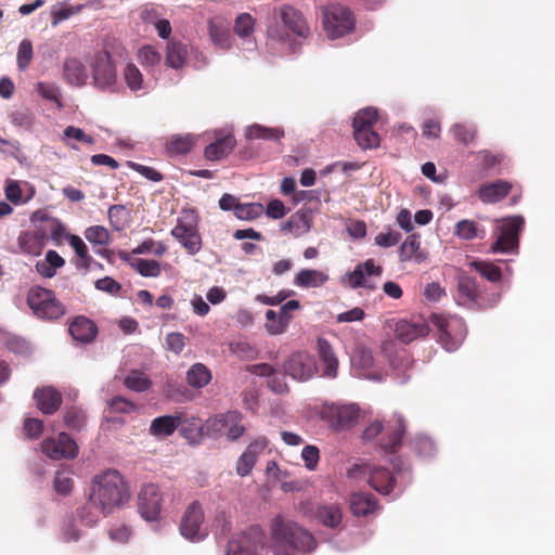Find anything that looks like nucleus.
<instances>
[{
	"label": "nucleus",
	"mask_w": 555,
	"mask_h": 555,
	"mask_svg": "<svg viewBox=\"0 0 555 555\" xmlns=\"http://www.w3.org/2000/svg\"><path fill=\"white\" fill-rule=\"evenodd\" d=\"M208 33L212 43L222 50H229L232 48L231 35L227 28L221 25L209 22Z\"/></svg>",
	"instance_id": "nucleus-46"
},
{
	"label": "nucleus",
	"mask_w": 555,
	"mask_h": 555,
	"mask_svg": "<svg viewBox=\"0 0 555 555\" xmlns=\"http://www.w3.org/2000/svg\"><path fill=\"white\" fill-rule=\"evenodd\" d=\"M180 532L190 541H201L207 535V529L204 526V513L197 502H193L186 508L180 524Z\"/></svg>",
	"instance_id": "nucleus-16"
},
{
	"label": "nucleus",
	"mask_w": 555,
	"mask_h": 555,
	"mask_svg": "<svg viewBox=\"0 0 555 555\" xmlns=\"http://www.w3.org/2000/svg\"><path fill=\"white\" fill-rule=\"evenodd\" d=\"M382 273L383 268L380 266H376L373 259H367L366 261L357 264L353 271L346 273L341 279V282L353 289L360 287L373 288L369 283V278L373 275L380 276Z\"/></svg>",
	"instance_id": "nucleus-19"
},
{
	"label": "nucleus",
	"mask_w": 555,
	"mask_h": 555,
	"mask_svg": "<svg viewBox=\"0 0 555 555\" xmlns=\"http://www.w3.org/2000/svg\"><path fill=\"white\" fill-rule=\"evenodd\" d=\"M163 496L156 485H144L139 493L138 509L146 521L158 519L162 508Z\"/></svg>",
	"instance_id": "nucleus-17"
},
{
	"label": "nucleus",
	"mask_w": 555,
	"mask_h": 555,
	"mask_svg": "<svg viewBox=\"0 0 555 555\" xmlns=\"http://www.w3.org/2000/svg\"><path fill=\"white\" fill-rule=\"evenodd\" d=\"M33 59V46L30 41L23 40L17 50V66L20 69H25Z\"/></svg>",
	"instance_id": "nucleus-62"
},
{
	"label": "nucleus",
	"mask_w": 555,
	"mask_h": 555,
	"mask_svg": "<svg viewBox=\"0 0 555 555\" xmlns=\"http://www.w3.org/2000/svg\"><path fill=\"white\" fill-rule=\"evenodd\" d=\"M255 20L248 13L240 14L234 24L235 34L242 39V49L254 52L257 49V42L254 39Z\"/></svg>",
	"instance_id": "nucleus-24"
},
{
	"label": "nucleus",
	"mask_w": 555,
	"mask_h": 555,
	"mask_svg": "<svg viewBox=\"0 0 555 555\" xmlns=\"http://www.w3.org/2000/svg\"><path fill=\"white\" fill-rule=\"evenodd\" d=\"M351 369L358 377L376 383L384 380V374L375 367L372 350L366 347H356L351 356Z\"/></svg>",
	"instance_id": "nucleus-15"
},
{
	"label": "nucleus",
	"mask_w": 555,
	"mask_h": 555,
	"mask_svg": "<svg viewBox=\"0 0 555 555\" xmlns=\"http://www.w3.org/2000/svg\"><path fill=\"white\" fill-rule=\"evenodd\" d=\"M68 244L75 250V254L79 258L77 268H83L86 270L92 269L94 266H100L90 255L88 247L83 240L78 235H69Z\"/></svg>",
	"instance_id": "nucleus-39"
},
{
	"label": "nucleus",
	"mask_w": 555,
	"mask_h": 555,
	"mask_svg": "<svg viewBox=\"0 0 555 555\" xmlns=\"http://www.w3.org/2000/svg\"><path fill=\"white\" fill-rule=\"evenodd\" d=\"M86 240L94 247H104L111 243V234L103 225H92L85 230Z\"/></svg>",
	"instance_id": "nucleus-48"
},
{
	"label": "nucleus",
	"mask_w": 555,
	"mask_h": 555,
	"mask_svg": "<svg viewBox=\"0 0 555 555\" xmlns=\"http://www.w3.org/2000/svg\"><path fill=\"white\" fill-rule=\"evenodd\" d=\"M263 206L260 203H246V204H240L238 207H236L235 217L240 220L244 221H253L255 219H258L263 214Z\"/></svg>",
	"instance_id": "nucleus-55"
},
{
	"label": "nucleus",
	"mask_w": 555,
	"mask_h": 555,
	"mask_svg": "<svg viewBox=\"0 0 555 555\" xmlns=\"http://www.w3.org/2000/svg\"><path fill=\"white\" fill-rule=\"evenodd\" d=\"M300 308V304L298 300H288L287 302H285L281 309H280V320L276 322V324L274 323L273 325H270V331H271V335H280V334H283L291 320H292V314H291V311L293 310H297Z\"/></svg>",
	"instance_id": "nucleus-45"
},
{
	"label": "nucleus",
	"mask_w": 555,
	"mask_h": 555,
	"mask_svg": "<svg viewBox=\"0 0 555 555\" xmlns=\"http://www.w3.org/2000/svg\"><path fill=\"white\" fill-rule=\"evenodd\" d=\"M34 397L38 408L46 414L54 413L62 403L61 395L52 387L37 389Z\"/></svg>",
	"instance_id": "nucleus-31"
},
{
	"label": "nucleus",
	"mask_w": 555,
	"mask_h": 555,
	"mask_svg": "<svg viewBox=\"0 0 555 555\" xmlns=\"http://www.w3.org/2000/svg\"><path fill=\"white\" fill-rule=\"evenodd\" d=\"M312 225V216L311 212L307 210H298L294 215H292L284 223L281 225V230L285 234H291L294 237H299L308 233Z\"/></svg>",
	"instance_id": "nucleus-25"
},
{
	"label": "nucleus",
	"mask_w": 555,
	"mask_h": 555,
	"mask_svg": "<svg viewBox=\"0 0 555 555\" xmlns=\"http://www.w3.org/2000/svg\"><path fill=\"white\" fill-rule=\"evenodd\" d=\"M27 305L33 313L43 320H54L64 314L63 305L56 300L52 291L34 286L27 294Z\"/></svg>",
	"instance_id": "nucleus-11"
},
{
	"label": "nucleus",
	"mask_w": 555,
	"mask_h": 555,
	"mask_svg": "<svg viewBox=\"0 0 555 555\" xmlns=\"http://www.w3.org/2000/svg\"><path fill=\"white\" fill-rule=\"evenodd\" d=\"M269 547L272 555H311L317 540L297 522L276 516L270 527Z\"/></svg>",
	"instance_id": "nucleus-1"
},
{
	"label": "nucleus",
	"mask_w": 555,
	"mask_h": 555,
	"mask_svg": "<svg viewBox=\"0 0 555 555\" xmlns=\"http://www.w3.org/2000/svg\"><path fill=\"white\" fill-rule=\"evenodd\" d=\"M129 499L122 476L117 470H106L94 477L91 485L90 502L104 515L121 507Z\"/></svg>",
	"instance_id": "nucleus-3"
},
{
	"label": "nucleus",
	"mask_w": 555,
	"mask_h": 555,
	"mask_svg": "<svg viewBox=\"0 0 555 555\" xmlns=\"http://www.w3.org/2000/svg\"><path fill=\"white\" fill-rule=\"evenodd\" d=\"M318 351L323 366V375L334 378L337 375L338 360L332 346L325 339H318Z\"/></svg>",
	"instance_id": "nucleus-33"
},
{
	"label": "nucleus",
	"mask_w": 555,
	"mask_h": 555,
	"mask_svg": "<svg viewBox=\"0 0 555 555\" xmlns=\"http://www.w3.org/2000/svg\"><path fill=\"white\" fill-rule=\"evenodd\" d=\"M280 17L283 24L298 37L306 38L309 35V27L304 15L295 8L283 5L280 9Z\"/></svg>",
	"instance_id": "nucleus-26"
},
{
	"label": "nucleus",
	"mask_w": 555,
	"mask_h": 555,
	"mask_svg": "<svg viewBox=\"0 0 555 555\" xmlns=\"http://www.w3.org/2000/svg\"><path fill=\"white\" fill-rule=\"evenodd\" d=\"M124 384L127 388L142 392L150 388L151 380L149 377L140 371H131L125 378Z\"/></svg>",
	"instance_id": "nucleus-53"
},
{
	"label": "nucleus",
	"mask_w": 555,
	"mask_h": 555,
	"mask_svg": "<svg viewBox=\"0 0 555 555\" xmlns=\"http://www.w3.org/2000/svg\"><path fill=\"white\" fill-rule=\"evenodd\" d=\"M111 225L116 231H122L129 221V215L121 205H112L107 211Z\"/></svg>",
	"instance_id": "nucleus-54"
},
{
	"label": "nucleus",
	"mask_w": 555,
	"mask_h": 555,
	"mask_svg": "<svg viewBox=\"0 0 555 555\" xmlns=\"http://www.w3.org/2000/svg\"><path fill=\"white\" fill-rule=\"evenodd\" d=\"M512 185L503 180H498L492 183L482 184L479 188L478 196L480 201L485 204H494L504 198Z\"/></svg>",
	"instance_id": "nucleus-28"
},
{
	"label": "nucleus",
	"mask_w": 555,
	"mask_h": 555,
	"mask_svg": "<svg viewBox=\"0 0 555 555\" xmlns=\"http://www.w3.org/2000/svg\"><path fill=\"white\" fill-rule=\"evenodd\" d=\"M188 46L182 41L172 40L167 44L166 65L176 70L181 69L188 61Z\"/></svg>",
	"instance_id": "nucleus-34"
},
{
	"label": "nucleus",
	"mask_w": 555,
	"mask_h": 555,
	"mask_svg": "<svg viewBox=\"0 0 555 555\" xmlns=\"http://www.w3.org/2000/svg\"><path fill=\"white\" fill-rule=\"evenodd\" d=\"M456 301L467 308H478V288L473 278L464 274L459 276Z\"/></svg>",
	"instance_id": "nucleus-27"
},
{
	"label": "nucleus",
	"mask_w": 555,
	"mask_h": 555,
	"mask_svg": "<svg viewBox=\"0 0 555 555\" xmlns=\"http://www.w3.org/2000/svg\"><path fill=\"white\" fill-rule=\"evenodd\" d=\"M401 240V234L395 230H388L375 236V244L387 248L397 245Z\"/></svg>",
	"instance_id": "nucleus-64"
},
{
	"label": "nucleus",
	"mask_w": 555,
	"mask_h": 555,
	"mask_svg": "<svg viewBox=\"0 0 555 555\" xmlns=\"http://www.w3.org/2000/svg\"><path fill=\"white\" fill-rule=\"evenodd\" d=\"M131 267L146 278H157L162 272L160 263L152 259H135L131 262Z\"/></svg>",
	"instance_id": "nucleus-51"
},
{
	"label": "nucleus",
	"mask_w": 555,
	"mask_h": 555,
	"mask_svg": "<svg viewBox=\"0 0 555 555\" xmlns=\"http://www.w3.org/2000/svg\"><path fill=\"white\" fill-rule=\"evenodd\" d=\"M266 448L267 440L264 438L256 439L250 442L236 462V474L241 477L248 476L251 473L259 455Z\"/></svg>",
	"instance_id": "nucleus-21"
},
{
	"label": "nucleus",
	"mask_w": 555,
	"mask_h": 555,
	"mask_svg": "<svg viewBox=\"0 0 555 555\" xmlns=\"http://www.w3.org/2000/svg\"><path fill=\"white\" fill-rule=\"evenodd\" d=\"M256 373L268 378V386L275 393H284L287 391L284 374L276 372L271 365L261 364L257 366Z\"/></svg>",
	"instance_id": "nucleus-37"
},
{
	"label": "nucleus",
	"mask_w": 555,
	"mask_h": 555,
	"mask_svg": "<svg viewBox=\"0 0 555 555\" xmlns=\"http://www.w3.org/2000/svg\"><path fill=\"white\" fill-rule=\"evenodd\" d=\"M328 280V275L320 270L302 269L295 278V285L304 288L320 287Z\"/></svg>",
	"instance_id": "nucleus-36"
},
{
	"label": "nucleus",
	"mask_w": 555,
	"mask_h": 555,
	"mask_svg": "<svg viewBox=\"0 0 555 555\" xmlns=\"http://www.w3.org/2000/svg\"><path fill=\"white\" fill-rule=\"evenodd\" d=\"M284 135V131L279 128H268L258 124L248 126L245 129V137L248 140H273L279 141Z\"/></svg>",
	"instance_id": "nucleus-44"
},
{
	"label": "nucleus",
	"mask_w": 555,
	"mask_h": 555,
	"mask_svg": "<svg viewBox=\"0 0 555 555\" xmlns=\"http://www.w3.org/2000/svg\"><path fill=\"white\" fill-rule=\"evenodd\" d=\"M429 321L437 328L439 343L447 351H454L461 346L466 336V326L461 318L434 313Z\"/></svg>",
	"instance_id": "nucleus-8"
},
{
	"label": "nucleus",
	"mask_w": 555,
	"mask_h": 555,
	"mask_svg": "<svg viewBox=\"0 0 555 555\" xmlns=\"http://www.w3.org/2000/svg\"><path fill=\"white\" fill-rule=\"evenodd\" d=\"M0 344L14 353L23 354L29 350L28 344L24 339L3 331H0Z\"/></svg>",
	"instance_id": "nucleus-56"
},
{
	"label": "nucleus",
	"mask_w": 555,
	"mask_h": 555,
	"mask_svg": "<svg viewBox=\"0 0 555 555\" xmlns=\"http://www.w3.org/2000/svg\"><path fill=\"white\" fill-rule=\"evenodd\" d=\"M301 459L308 470H314L320 461V451L318 447L308 444L301 450Z\"/></svg>",
	"instance_id": "nucleus-60"
},
{
	"label": "nucleus",
	"mask_w": 555,
	"mask_h": 555,
	"mask_svg": "<svg viewBox=\"0 0 555 555\" xmlns=\"http://www.w3.org/2000/svg\"><path fill=\"white\" fill-rule=\"evenodd\" d=\"M195 143V137L190 133L173 134L167 142V151L172 155L188 154Z\"/></svg>",
	"instance_id": "nucleus-42"
},
{
	"label": "nucleus",
	"mask_w": 555,
	"mask_h": 555,
	"mask_svg": "<svg viewBox=\"0 0 555 555\" xmlns=\"http://www.w3.org/2000/svg\"><path fill=\"white\" fill-rule=\"evenodd\" d=\"M482 278L495 283L502 278L501 269L490 261H472L469 263Z\"/></svg>",
	"instance_id": "nucleus-49"
},
{
	"label": "nucleus",
	"mask_w": 555,
	"mask_h": 555,
	"mask_svg": "<svg viewBox=\"0 0 555 555\" xmlns=\"http://www.w3.org/2000/svg\"><path fill=\"white\" fill-rule=\"evenodd\" d=\"M284 370L294 379L305 382L317 373V363L309 353L297 352L288 358L284 364Z\"/></svg>",
	"instance_id": "nucleus-18"
},
{
	"label": "nucleus",
	"mask_w": 555,
	"mask_h": 555,
	"mask_svg": "<svg viewBox=\"0 0 555 555\" xmlns=\"http://www.w3.org/2000/svg\"><path fill=\"white\" fill-rule=\"evenodd\" d=\"M455 234L462 240H474L476 237H485V230H480L476 222L473 220L464 219L460 220L455 224Z\"/></svg>",
	"instance_id": "nucleus-47"
},
{
	"label": "nucleus",
	"mask_w": 555,
	"mask_h": 555,
	"mask_svg": "<svg viewBox=\"0 0 555 555\" xmlns=\"http://www.w3.org/2000/svg\"><path fill=\"white\" fill-rule=\"evenodd\" d=\"M36 91L43 99L54 102L57 108H63L61 90L56 83L40 81L36 85Z\"/></svg>",
	"instance_id": "nucleus-50"
},
{
	"label": "nucleus",
	"mask_w": 555,
	"mask_h": 555,
	"mask_svg": "<svg viewBox=\"0 0 555 555\" xmlns=\"http://www.w3.org/2000/svg\"><path fill=\"white\" fill-rule=\"evenodd\" d=\"M377 119V111L366 107L359 111L353 118L354 140L361 149H375L379 145V137L372 129Z\"/></svg>",
	"instance_id": "nucleus-13"
},
{
	"label": "nucleus",
	"mask_w": 555,
	"mask_h": 555,
	"mask_svg": "<svg viewBox=\"0 0 555 555\" xmlns=\"http://www.w3.org/2000/svg\"><path fill=\"white\" fill-rule=\"evenodd\" d=\"M420 249V241L416 235H410L405 238L400 247V260L408 261L412 258L420 260L417 251Z\"/></svg>",
	"instance_id": "nucleus-59"
},
{
	"label": "nucleus",
	"mask_w": 555,
	"mask_h": 555,
	"mask_svg": "<svg viewBox=\"0 0 555 555\" xmlns=\"http://www.w3.org/2000/svg\"><path fill=\"white\" fill-rule=\"evenodd\" d=\"M68 331L72 337L80 343H90L96 335V326L85 317H77L70 323Z\"/></svg>",
	"instance_id": "nucleus-32"
},
{
	"label": "nucleus",
	"mask_w": 555,
	"mask_h": 555,
	"mask_svg": "<svg viewBox=\"0 0 555 555\" xmlns=\"http://www.w3.org/2000/svg\"><path fill=\"white\" fill-rule=\"evenodd\" d=\"M377 508L375 498L370 493H353L350 496V509L357 516H366Z\"/></svg>",
	"instance_id": "nucleus-35"
},
{
	"label": "nucleus",
	"mask_w": 555,
	"mask_h": 555,
	"mask_svg": "<svg viewBox=\"0 0 555 555\" xmlns=\"http://www.w3.org/2000/svg\"><path fill=\"white\" fill-rule=\"evenodd\" d=\"M320 521L331 528H336L343 520V512L338 504L330 503L324 504L318 508L317 512Z\"/></svg>",
	"instance_id": "nucleus-41"
},
{
	"label": "nucleus",
	"mask_w": 555,
	"mask_h": 555,
	"mask_svg": "<svg viewBox=\"0 0 555 555\" xmlns=\"http://www.w3.org/2000/svg\"><path fill=\"white\" fill-rule=\"evenodd\" d=\"M494 231L495 240L490 247L492 254H517L519 247V233L524 227L521 216H511L498 220Z\"/></svg>",
	"instance_id": "nucleus-7"
},
{
	"label": "nucleus",
	"mask_w": 555,
	"mask_h": 555,
	"mask_svg": "<svg viewBox=\"0 0 555 555\" xmlns=\"http://www.w3.org/2000/svg\"><path fill=\"white\" fill-rule=\"evenodd\" d=\"M404 431L402 415L395 413L386 423L374 421L369 424L362 433V439L366 442L375 441L384 451L392 452L401 443Z\"/></svg>",
	"instance_id": "nucleus-4"
},
{
	"label": "nucleus",
	"mask_w": 555,
	"mask_h": 555,
	"mask_svg": "<svg viewBox=\"0 0 555 555\" xmlns=\"http://www.w3.org/2000/svg\"><path fill=\"white\" fill-rule=\"evenodd\" d=\"M63 77L70 86L83 87L90 78V72L81 60L70 57L63 64Z\"/></svg>",
	"instance_id": "nucleus-23"
},
{
	"label": "nucleus",
	"mask_w": 555,
	"mask_h": 555,
	"mask_svg": "<svg viewBox=\"0 0 555 555\" xmlns=\"http://www.w3.org/2000/svg\"><path fill=\"white\" fill-rule=\"evenodd\" d=\"M205 429L210 437H225L229 441H235L245 433L243 415L238 411H228L209 417L205 423Z\"/></svg>",
	"instance_id": "nucleus-9"
},
{
	"label": "nucleus",
	"mask_w": 555,
	"mask_h": 555,
	"mask_svg": "<svg viewBox=\"0 0 555 555\" xmlns=\"http://www.w3.org/2000/svg\"><path fill=\"white\" fill-rule=\"evenodd\" d=\"M74 487V480L70 473L66 470H59L53 480V488L60 495H67Z\"/></svg>",
	"instance_id": "nucleus-58"
},
{
	"label": "nucleus",
	"mask_w": 555,
	"mask_h": 555,
	"mask_svg": "<svg viewBox=\"0 0 555 555\" xmlns=\"http://www.w3.org/2000/svg\"><path fill=\"white\" fill-rule=\"evenodd\" d=\"M347 478L354 485L366 483L378 493L389 495L396 488L410 482V473L398 469L393 475L385 467L360 462L348 468Z\"/></svg>",
	"instance_id": "nucleus-2"
},
{
	"label": "nucleus",
	"mask_w": 555,
	"mask_h": 555,
	"mask_svg": "<svg viewBox=\"0 0 555 555\" xmlns=\"http://www.w3.org/2000/svg\"><path fill=\"white\" fill-rule=\"evenodd\" d=\"M235 145V139L232 134L228 133L217 138L215 142L210 143L205 149V157L210 162H218L228 156Z\"/></svg>",
	"instance_id": "nucleus-29"
},
{
	"label": "nucleus",
	"mask_w": 555,
	"mask_h": 555,
	"mask_svg": "<svg viewBox=\"0 0 555 555\" xmlns=\"http://www.w3.org/2000/svg\"><path fill=\"white\" fill-rule=\"evenodd\" d=\"M41 449L47 456L53 460L74 459L78 454L76 442L65 433H61L57 439L47 438L43 440Z\"/></svg>",
	"instance_id": "nucleus-20"
},
{
	"label": "nucleus",
	"mask_w": 555,
	"mask_h": 555,
	"mask_svg": "<svg viewBox=\"0 0 555 555\" xmlns=\"http://www.w3.org/2000/svg\"><path fill=\"white\" fill-rule=\"evenodd\" d=\"M429 327L422 319L399 320L395 326V336L404 344H409L428 334Z\"/></svg>",
	"instance_id": "nucleus-22"
},
{
	"label": "nucleus",
	"mask_w": 555,
	"mask_h": 555,
	"mask_svg": "<svg viewBox=\"0 0 555 555\" xmlns=\"http://www.w3.org/2000/svg\"><path fill=\"white\" fill-rule=\"evenodd\" d=\"M361 409L357 403H324L319 410L320 418L334 431L340 433L354 427L360 420Z\"/></svg>",
	"instance_id": "nucleus-5"
},
{
	"label": "nucleus",
	"mask_w": 555,
	"mask_h": 555,
	"mask_svg": "<svg viewBox=\"0 0 555 555\" xmlns=\"http://www.w3.org/2000/svg\"><path fill=\"white\" fill-rule=\"evenodd\" d=\"M20 245L24 253L38 255L41 250V242L35 235L23 234L20 236Z\"/></svg>",
	"instance_id": "nucleus-61"
},
{
	"label": "nucleus",
	"mask_w": 555,
	"mask_h": 555,
	"mask_svg": "<svg viewBox=\"0 0 555 555\" xmlns=\"http://www.w3.org/2000/svg\"><path fill=\"white\" fill-rule=\"evenodd\" d=\"M453 138L465 145L472 143L476 137V127L473 124H454L450 128Z\"/></svg>",
	"instance_id": "nucleus-52"
},
{
	"label": "nucleus",
	"mask_w": 555,
	"mask_h": 555,
	"mask_svg": "<svg viewBox=\"0 0 555 555\" xmlns=\"http://www.w3.org/2000/svg\"><path fill=\"white\" fill-rule=\"evenodd\" d=\"M210 380L211 372L203 363H194L186 372V382L193 388H203Z\"/></svg>",
	"instance_id": "nucleus-40"
},
{
	"label": "nucleus",
	"mask_w": 555,
	"mask_h": 555,
	"mask_svg": "<svg viewBox=\"0 0 555 555\" xmlns=\"http://www.w3.org/2000/svg\"><path fill=\"white\" fill-rule=\"evenodd\" d=\"M165 345L167 350L178 354L185 346V337L179 332L169 333L166 335Z\"/></svg>",
	"instance_id": "nucleus-63"
},
{
	"label": "nucleus",
	"mask_w": 555,
	"mask_h": 555,
	"mask_svg": "<svg viewBox=\"0 0 555 555\" xmlns=\"http://www.w3.org/2000/svg\"><path fill=\"white\" fill-rule=\"evenodd\" d=\"M138 60L145 67H155L162 61V54L153 46H144L138 51Z\"/></svg>",
	"instance_id": "nucleus-57"
},
{
	"label": "nucleus",
	"mask_w": 555,
	"mask_h": 555,
	"mask_svg": "<svg viewBox=\"0 0 555 555\" xmlns=\"http://www.w3.org/2000/svg\"><path fill=\"white\" fill-rule=\"evenodd\" d=\"M171 235L188 250L197 254L202 248V240L197 230V216L194 210H183L171 230Z\"/></svg>",
	"instance_id": "nucleus-12"
},
{
	"label": "nucleus",
	"mask_w": 555,
	"mask_h": 555,
	"mask_svg": "<svg viewBox=\"0 0 555 555\" xmlns=\"http://www.w3.org/2000/svg\"><path fill=\"white\" fill-rule=\"evenodd\" d=\"M64 263V259L55 250H48L46 257L37 261L36 271L43 278H52Z\"/></svg>",
	"instance_id": "nucleus-38"
},
{
	"label": "nucleus",
	"mask_w": 555,
	"mask_h": 555,
	"mask_svg": "<svg viewBox=\"0 0 555 555\" xmlns=\"http://www.w3.org/2000/svg\"><path fill=\"white\" fill-rule=\"evenodd\" d=\"M91 85L101 91H115L118 86L117 68L107 51H98L87 61Z\"/></svg>",
	"instance_id": "nucleus-6"
},
{
	"label": "nucleus",
	"mask_w": 555,
	"mask_h": 555,
	"mask_svg": "<svg viewBox=\"0 0 555 555\" xmlns=\"http://www.w3.org/2000/svg\"><path fill=\"white\" fill-rule=\"evenodd\" d=\"M322 25L326 37L334 40L353 29L354 17L348 8L340 4H331L323 9Z\"/></svg>",
	"instance_id": "nucleus-10"
},
{
	"label": "nucleus",
	"mask_w": 555,
	"mask_h": 555,
	"mask_svg": "<svg viewBox=\"0 0 555 555\" xmlns=\"http://www.w3.org/2000/svg\"><path fill=\"white\" fill-rule=\"evenodd\" d=\"M264 535L260 528L251 527L245 532L234 534L228 542L225 555H257L263 545Z\"/></svg>",
	"instance_id": "nucleus-14"
},
{
	"label": "nucleus",
	"mask_w": 555,
	"mask_h": 555,
	"mask_svg": "<svg viewBox=\"0 0 555 555\" xmlns=\"http://www.w3.org/2000/svg\"><path fill=\"white\" fill-rule=\"evenodd\" d=\"M181 415H163L152 421L150 434L156 438H166L172 435L181 424Z\"/></svg>",
	"instance_id": "nucleus-30"
},
{
	"label": "nucleus",
	"mask_w": 555,
	"mask_h": 555,
	"mask_svg": "<svg viewBox=\"0 0 555 555\" xmlns=\"http://www.w3.org/2000/svg\"><path fill=\"white\" fill-rule=\"evenodd\" d=\"M122 78L126 86L132 91L138 92L146 89L143 75L133 63H127L122 68Z\"/></svg>",
	"instance_id": "nucleus-43"
}]
</instances>
